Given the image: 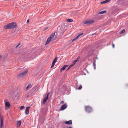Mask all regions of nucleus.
I'll list each match as a JSON object with an SVG mask.
<instances>
[{
  "label": "nucleus",
  "instance_id": "f8f14e48",
  "mask_svg": "<svg viewBox=\"0 0 128 128\" xmlns=\"http://www.w3.org/2000/svg\"><path fill=\"white\" fill-rule=\"evenodd\" d=\"M58 60V59L57 57H55L54 59V60L52 62V64H55L56 63Z\"/></svg>",
  "mask_w": 128,
  "mask_h": 128
},
{
  "label": "nucleus",
  "instance_id": "f704fd0d",
  "mask_svg": "<svg viewBox=\"0 0 128 128\" xmlns=\"http://www.w3.org/2000/svg\"><path fill=\"white\" fill-rule=\"evenodd\" d=\"M64 101H61V103L62 104H63L64 103Z\"/></svg>",
  "mask_w": 128,
  "mask_h": 128
},
{
  "label": "nucleus",
  "instance_id": "c85d7f7f",
  "mask_svg": "<svg viewBox=\"0 0 128 128\" xmlns=\"http://www.w3.org/2000/svg\"><path fill=\"white\" fill-rule=\"evenodd\" d=\"M20 44V43H19L16 47V48H18L19 46V45Z\"/></svg>",
  "mask_w": 128,
  "mask_h": 128
},
{
  "label": "nucleus",
  "instance_id": "4be33fe9",
  "mask_svg": "<svg viewBox=\"0 0 128 128\" xmlns=\"http://www.w3.org/2000/svg\"><path fill=\"white\" fill-rule=\"evenodd\" d=\"M50 94V93H48L46 96V98H45L46 100H47L48 99V96H49V94Z\"/></svg>",
  "mask_w": 128,
  "mask_h": 128
},
{
  "label": "nucleus",
  "instance_id": "f3484780",
  "mask_svg": "<svg viewBox=\"0 0 128 128\" xmlns=\"http://www.w3.org/2000/svg\"><path fill=\"white\" fill-rule=\"evenodd\" d=\"M106 10H104L100 12H99V14H102L104 13H105L106 12Z\"/></svg>",
  "mask_w": 128,
  "mask_h": 128
},
{
  "label": "nucleus",
  "instance_id": "79ce46f5",
  "mask_svg": "<svg viewBox=\"0 0 128 128\" xmlns=\"http://www.w3.org/2000/svg\"><path fill=\"white\" fill-rule=\"evenodd\" d=\"M6 108V109L7 110V109Z\"/></svg>",
  "mask_w": 128,
  "mask_h": 128
},
{
  "label": "nucleus",
  "instance_id": "f03ea898",
  "mask_svg": "<svg viewBox=\"0 0 128 128\" xmlns=\"http://www.w3.org/2000/svg\"><path fill=\"white\" fill-rule=\"evenodd\" d=\"M58 30L61 34L60 36L62 35V34L64 32L65 30L63 26H60L58 28Z\"/></svg>",
  "mask_w": 128,
  "mask_h": 128
},
{
  "label": "nucleus",
  "instance_id": "6e6552de",
  "mask_svg": "<svg viewBox=\"0 0 128 128\" xmlns=\"http://www.w3.org/2000/svg\"><path fill=\"white\" fill-rule=\"evenodd\" d=\"M30 108V107H27L25 110V114L26 115H27L29 114V109Z\"/></svg>",
  "mask_w": 128,
  "mask_h": 128
},
{
  "label": "nucleus",
  "instance_id": "c756f323",
  "mask_svg": "<svg viewBox=\"0 0 128 128\" xmlns=\"http://www.w3.org/2000/svg\"><path fill=\"white\" fill-rule=\"evenodd\" d=\"M110 0H105V1L106 3L108 2H110Z\"/></svg>",
  "mask_w": 128,
  "mask_h": 128
},
{
  "label": "nucleus",
  "instance_id": "aec40b11",
  "mask_svg": "<svg viewBox=\"0 0 128 128\" xmlns=\"http://www.w3.org/2000/svg\"><path fill=\"white\" fill-rule=\"evenodd\" d=\"M125 30L124 29H123L120 32V33L121 34H122L124 33L125 32Z\"/></svg>",
  "mask_w": 128,
  "mask_h": 128
},
{
  "label": "nucleus",
  "instance_id": "39448f33",
  "mask_svg": "<svg viewBox=\"0 0 128 128\" xmlns=\"http://www.w3.org/2000/svg\"><path fill=\"white\" fill-rule=\"evenodd\" d=\"M28 70H26L23 72H22L19 74V76L20 77H22L28 72Z\"/></svg>",
  "mask_w": 128,
  "mask_h": 128
},
{
  "label": "nucleus",
  "instance_id": "473e14b6",
  "mask_svg": "<svg viewBox=\"0 0 128 128\" xmlns=\"http://www.w3.org/2000/svg\"><path fill=\"white\" fill-rule=\"evenodd\" d=\"M48 27H46L45 28L44 30H43V31H44L46 30L47 29H48Z\"/></svg>",
  "mask_w": 128,
  "mask_h": 128
},
{
  "label": "nucleus",
  "instance_id": "9b49d317",
  "mask_svg": "<svg viewBox=\"0 0 128 128\" xmlns=\"http://www.w3.org/2000/svg\"><path fill=\"white\" fill-rule=\"evenodd\" d=\"M72 121L71 120H70L65 122V124H72Z\"/></svg>",
  "mask_w": 128,
  "mask_h": 128
},
{
  "label": "nucleus",
  "instance_id": "4c0bfd02",
  "mask_svg": "<svg viewBox=\"0 0 128 128\" xmlns=\"http://www.w3.org/2000/svg\"><path fill=\"white\" fill-rule=\"evenodd\" d=\"M2 56L1 55H0V60L2 58Z\"/></svg>",
  "mask_w": 128,
  "mask_h": 128
},
{
  "label": "nucleus",
  "instance_id": "dca6fc26",
  "mask_svg": "<svg viewBox=\"0 0 128 128\" xmlns=\"http://www.w3.org/2000/svg\"><path fill=\"white\" fill-rule=\"evenodd\" d=\"M80 58V56H78V57L76 58V59L75 60L74 62V64H75L76 63L78 60V59Z\"/></svg>",
  "mask_w": 128,
  "mask_h": 128
},
{
  "label": "nucleus",
  "instance_id": "b1692460",
  "mask_svg": "<svg viewBox=\"0 0 128 128\" xmlns=\"http://www.w3.org/2000/svg\"><path fill=\"white\" fill-rule=\"evenodd\" d=\"M46 100H46V99L45 98H44L42 101L43 103V104H44Z\"/></svg>",
  "mask_w": 128,
  "mask_h": 128
},
{
  "label": "nucleus",
  "instance_id": "6ab92c4d",
  "mask_svg": "<svg viewBox=\"0 0 128 128\" xmlns=\"http://www.w3.org/2000/svg\"><path fill=\"white\" fill-rule=\"evenodd\" d=\"M31 86V84H29L26 87V90H28V89Z\"/></svg>",
  "mask_w": 128,
  "mask_h": 128
},
{
  "label": "nucleus",
  "instance_id": "393cba45",
  "mask_svg": "<svg viewBox=\"0 0 128 128\" xmlns=\"http://www.w3.org/2000/svg\"><path fill=\"white\" fill-rule=\"evenodd\" d=\"M82 86L81 85H80L78 88V90H80L82 88Z\"/></svg>",
  "mask_w": 128,
  "mask_h": 128
},
{
  "label": "nucleus",
  "instance_id": "c9c22d12",
  "mask_svg": "<svg viewBox=\"0 0 128 128\" xmlns=\"http://www.w3.org/2000/svg\"><path fill=\"white\" fill-rule=\"evenodd\" d=\"M112 46L113 48H114V44H112Z\"/></svg>",
  "mask_w": 128,
  "mask_h": 128
},
{
  "label": "nucleus",
  "instance_id": "cd10ccee",
  "mask_svg": "<svg viewBox=\"0 0 128 128\" xmlns=\"http://www.w3.org/2000/svg\"><path fill=\"white\" fill-rule=\"evenodd\" d=\"M105 3H106V2L105 0L100 2V4H104Z\"/></svg>",
  "mask_w": 128,
  "mask_h": 128
},
{
  "label": "nucleus",
  "instance_id": "20e7f679",
  "mask_svg": "<svg viewBox=\"0 0 128 128\" xmlns=\"http://www.w3.org/2000/svg\"><path fill=\"white\" fill-rule=\"evenodd\" d=\"M94 20H90L87 21H85L84 22V24H89L93 23Z\"/></svg>",
  "mask_w": 128,
  "mask_h": 128
},
{
  "label": "nucleus",
  "instance_id": "a878e982",
  "mask_svg": "<svg viewBox=\"0 0 128 128\" xmlns=\"http://www.w3.org/2000/svg\"><path fill=\"white\" fill-rule=\"evenodd\" d=\"M24 108V106H22L20 107V110H21Z\"/></svg>",
  "mask_w": 128,
  "mask_h": 128
},
{
  "label": "nucleus",
  "instance_id": "bb28decb",
  "mask_svg": "<svg viewBox=\"0 0 128 128\" xmlns=\"http://www.w3.org/2000/svg\"><path fill=\"white\" fill-rule=\"evenodd\" d=\"M34 89H32L30 91V92H31L32 93H33V92H34Z\"/></svg>",
  "mask_w": 128,
  "mask_h": 128
},
{
  "label": "nucleus",
  "instance_id": "2eb2a0df",
  "mask_svg": "<svg viewBox=\"0 0 128 128\" xmlns=\"http://www.w3.org/2000/svg\"><path fill=\"white\" fill-rule=\"evenodd\" d=\"M17 125L18 127L20 126L21 124V122L20 120H19L17 122Z\"/></svg>",
  "mask_w": 128,
  "mask_h": 128
},
{
  "label": "nucleus",
  "instance_id": "2f4dec72",
  "mask_svg": "<svg viewBox=\"0 0 128 128\" xmlns=\"http://www.w3.org/2000/svg\"><path fill=\"white\" fill-rule=\"evenodd\" d=\"M54 64H52V66H51L50 68H53L54 66Z\"/></svg>",
  "mask_w": 128,
  "mask_h": 128
},
{
  "label": "nucleus",
  "instance_id": "7c9ffc66",
  "mask_svg": "<svg viewBox=\"0 0 128 128\" xmlns=\"http://www.w3.org/2000/svg\"><path fill=\"white\" fill-rule=\"evenodd\" d=\"M71 66H69L68 67V68L67 70H66L67 71L69 70L71 68Z\"/></svg>",
  "mask_w": 128,
  "mask_h": 128
},
{
  "label": "nucleus",
  "instance_id": "f257e3e1",
  "mask_svg": "<svg viewBox=\"0 0 128 128\" xmlns=\"http://www.w3.org/2000/svg\"><path fill=\"white\" fill-rule=\"evenodd\" d=\"M16 24L15 22L9 23L4 26L5 29H11L14 28L16 26Z\"/></svg>",
  "mask_w": 128,
  "mask_h": 128
},
{
  "label": "nucleus",
  "instance_id": "412c9836",
  "mask_svg": "<svg viewBox=\"0 0 128 128\" xmlns=\"http://www.w3.org/2000/svg\"><path fill=\"white\" fill-rule=\"evenodd\" d=\"M66 20L68 22H72L73 21V20H72L71 19H67V20Z\"/></svg>",
  "mask_w": 128,
  "mask_h": 128
},
{
  "label": "nucleus",
  "instance_id": "5701e85b",
  "mask_svg": "<svg viewBox=\"0 0 128 128\" xmlns=\"http://www.w3.org/2000/svg\"><path fill=\"white\" fill-rule=\"evenodd\" d=\"M50 41L51 40H46V41L45 43V45H46L47 44L50 42Z\"/></svg>",
  "mask_w": 128,
  "mask_h": 128
},
{
  "label": "nucleus",
  "instance_id": "72a5a7b5",
  "mask_svg": "<svg viewBox=\"0 0 128 128\" xmlns=\"http://www.w3.org/2000/svg\"><path fill=\"white\" fill-rule=\"evenodd\" d=\"M75 64H74V62L72 64L70 65V66H71V67H72L73 66H74V65Z\"/></svg>",
  "mask_w": 128,
  "mask_h": 128
},
{
  "label": "nucleus",
  "instance_id": "a19ab883",
  "mask_svg": "<svg viewBox=\"0 0 128 128\" xmlns=\"http://www.w3.org/2000/svg\"><path fill=\"white\" fill-rule=\"evenodd\" d=\"M74 40H72V42H72L73 41H74Z\"/></svg>",
  "mask_w": 128,
  "mask_h": 128
},
{
  "label": "nucleus",
  "instance_id": "4468645a",
  "mask_svg": "<svg viewBox=\"0 0 128 128\" xmlns=\"http://www.w3.org/2000/svg\"><path fill=\"white\" fill-rule=\"evenodd\" d=\"M5 106L6 107H9L10 106V103L8 102H6L5 103Z\"/></svg>",
  "mask_w": 128,
  "mask_h": 128
},
{
  "label": "nucleus",
  "instance_id": "423d86ee",
  "mask_svg": "<svg viewBox=\"0 0 128 128\" xmlns=\"http://www.w3.org/2000/svg\"><path fill=\"white\" fill-rule=\"evenodd\" d=\"M55 33L54 32L52 34L50 37H49L47 40H51L54 37L55 35Z\"/></svg>",
  "mask_w": 128,
  "mask_h": 128
},
{
  "label": "nucleus",
  "instance_id": "9d476101",
  "mask_svg": "<svg viewBox=\"0 0 128 128\" xmlns=\"http://www.w3.org/2000/svg\"><path fill=\"white\" fill-rule=\"evenodd\" d=\"M0 128H2V127L3 126V120L2 117H1L0 119Z\"/></svg>",
  "mask_w": 128,
  "mask_h": 128
},
{
  "label": "nucleus",
  "instance_id": "0eeeda50",
  "mask_svg": "<svg viewBox=\"0 0 128 128\" xmlns=\"http://www.w3.org/2000/svg\"><path fill=\"white\" fill-rule=\"evenodd\" d=\"M67 108L66 104H65L63 105L60 108V110H62L66 109Z\"/></svg>",
  "mask_w": 128,
  "mask_h": 128
},
{
  "label": "nucleus",
  "instance_id": "58836bf2",
  "mask_svg": "<svg viewBox=\"0 0 128 128\" xmlns=\"http://www.w3.org/2000/svg\"><path fill=\"white\" fill-rule=\"evenodd\" d=\"M96 58V59H98V58L97 57Z\"/></svg>",
  "mask_w": 128,
  "mask_h": 128
},
{
  "label": "nucleus",
  "instance_id": "a211bd4d",
  "mask_svg": "<svg viewBox=\"0 0 128 128\" xmlns=\"http://www.w3.org/2000/svg\"><path fill=\"white\" fill-rule=\"evenodd\" d=\"M93 66L94 67V69H96V60L95 59H94L93 60Z\"/></svg>",
  "mask_w": 128,
  "mask_h": 128
},
{
  "label": "nucleus",
  "instance_id": "e433bc0d",
  "mask_svg": "<svg viewBox=\"0 0 128 128\" xmlns=\"http://www.w3.org/2000/svg\"><path fill=\"white\" fill-rule=\"evenodd\" d=\"M29 22V19H28L27 21V23H28Z\"/></svg>",
  "mask_w": 128,
  "mask_h": 128
},
{
  "label": "nucleus",
  "instance_id": "7ed1b4c3",
  "mask_svg": "<svg viewBox=\"0 0 128 128\" xmlns=\"http://www.w3.org/2000/svg\"><path fill=\"white\" fill-rule=\"evenodd\" d=\"M85 109L87 112H91L92 110V108L88 106L85 107Z\"/></svg>",
  "mask_w": 128,
  "mask_h": 128
},
{
  "label": "nucleus",
  "instance_id": "1a4fd4ad",
  "mask_svg": "<svg viewBox=\"0 0 128 128\" xmlns=\"http://www.w3.org/2000/svg\"><path fill=\"white\" fill-rule=\"evenodd\" d=\"M84 34L83 32H82L80 33L76 36V37L73 39V40H76L78 39L80 36Z\"/></svg>",
  "mask_w": 128,
  "mask_h": 128
},
{
  "label": "nucleus",
  "instance_id": "ea45409f",
  "mask_svg": "<svg viewBox=\"0 0 128 128\" xmlns=\"http://www.w3.org/2000/svg\"><path fill=\"white\" fill-rule=\"evenodd\" d=\"M69 128H72L71 127H70Z\"/></svg>",
  "mask_w": 128,
  "mask_h": 128
},
{
  "label": "nucleus",
  "instance_id": "ddd939ff",
  "mask_svg": "<svg viewBox=\"0 0 128 128\" xmlns=\"http://www.w3.org/2000/svg\"><path fill=\"white\" fill-rule=\"evenodd\" d=\"M68 66L67 65L64 66L60 70V71L62 72L63 70H64L65 69L66 67H68Z\"/></svg>",
  "mask_w": 128,
  "mask_h": 128
}]
</instances>
